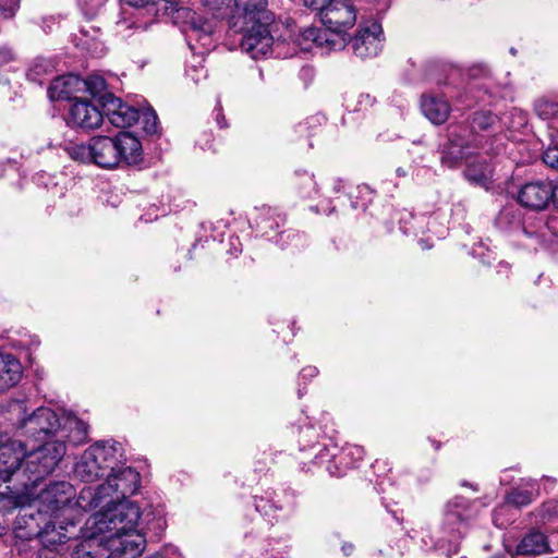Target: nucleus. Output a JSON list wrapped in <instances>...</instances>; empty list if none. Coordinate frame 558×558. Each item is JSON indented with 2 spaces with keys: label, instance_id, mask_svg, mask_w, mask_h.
<instances>
[{
  "label": "nucleus",
  "instance_id": "f257e3e1",
  "mask_svg": "<svg viewBox=\"0 0 558 558\" xmlns=\"http://www.w3.org/2000/svg\"><path fill=\"white\" fill-rule=\"evenodd\" d=\"M21 448L23 459L15 471V484L5 486L8 494L13 497L35 494L39 483L54 471L66 451L62 440L47 441L31 451L21 441Z\"/></svg>",
  "mask_w": 558,
  "mask_h": 558
},
{
  "label": "nucleus",
  "instance_id": "f03ea898",
  "mask_svg": "<svg viewBox=\"0 0 558 558\" xmlns=\"http://www.w3.org/2000/svg\"><path fill=\"white\" fill-rule=\"evenodd\" d=\"M320 22L326 27L322 31L310 27L303 37L317 46L327 45L331 49H342L347 45V31L356 22V8L351 0H330L322 10Z\"/></svg>",
  "mask_w": 558,
  "mask_h": 558
},
{
  "label": "nucleus",
  "instance_id": "7ed1b4c3",
  "mask_svg": "<svg viewBox=\"0 0 558 558\" xmlns=\"http://www.w3.org/2000/svg\"><path fill=\"white\" fill-rule=\"evenodd\" d=\"M140 473L125 465L124 457L114 470L109 471L106 482L97 487H84L77 498V505L84 510H95L105 502V499H128L140 487Z\"/></svg>",
  "mask_w": 558,
  "mask_h": 558
},
{
  "label": "nucleus",
  "instance_id": "20e7f679",
  "mask_svg": "<svg viewBox=\"0 0 558 558\" xmlns=\"http://www.w3.org/2000/svg\"><path fill=\"white\" fill-rule=\"evenodd\" d=\"M92 151L94 163L104 169L137 165L143 156L140 140L130 132H119L116 136H93Z\"/></svg>",
  "mask_w": 558,
  "mask_h": 558
},
{
  "label": "nucleus",
  "instance_id": "39448f33",
  "mask_svg": "<svg viewBox=\"0 0 558 558\" xmlns=\"http://www.w3.org/2000/svg\"><path fill=\"white\" fill-rule=\"evenodd\" d=\"M123 458V448L114 440H100L88 447L74 468L75 475L84 482L107 477Z\"/></svg>",
  "mask_w": 558,
  "mask_h": 558
},
{
  "label": "nucleus",
  "instance_id": "423d86ee",
  "mask_svg": "<svg viewBox=\"0 0 558 558\" xmlns=\"http://www.w3.org/2000/svg\"><path fill=\"white\" fill-rule=\"evenodd\" d=\"M101 510L95 514L96 531L101 534L136 531L141 518L140 507L129 499H105L99 507Z\"/></svg>",
  "mask_w": 558,
  "mask_h": 558
},
{
  "label": "nucleus",
  "instance_id": "0eeeda50",
  "mask_svg": "<svg viewBox=\"0 0 558 558\" xmlns=\"http://www.w3.org/2000/svg\"><path fill=\"white\" fill-rule=\"evenodd\" d=\"M270 24H252L230 27L234 33L242 34L241 49L252 59L267 57L271 52L274 38L269 31Z\"/></svg>",
  "mask_w": 558,
  "mask_h": 558
},
{
  "label": "nucleus",
  "instance_id": "6e6552de",
  "mask_svg": "<svg viewBox=\"0 0 558 558\" xmlns=\"http://www.w3.org/2000/svg\"><path fill=\"white\" fill-rule=\"evenodd\" d=\"M60 426L57 413L50 408L41 407L22 420L19 428L23 435L41 441L54 435Z\"/></svg>",
  "mask_w": 558,
  "mask_h": 558
},
{
  "label": "nucleus",
  "instance_id": "1a4fd4ad",
  "mask_svg": "<svg viewBox=\"0 0 558 558\" xmlns=\"http://www.w3.org/2000/svg\"><path fill=\"white\" fill-rule=\"evenodd\" d=\"M235 11L229 20L230 27L252 24H271L274 14L267 0H234Z\"/></svg>",
  "mask_w": 558,
  "mask_h": 558
},
{
  "label": "nucleus",
  "instance_id": "9d476101",
  "mask_svg": "<svg viewBox=\"0 0 558 558\" xmlns=\"http://www.w3.org/2000/svg\"><path fill=\"white\" fill-rule=\"evenodd\" d=\"M477 515L476 502L457 496L445 508L444 524L450 533L462 535L465 527Z\"/></svg>",
  "mask_w": 558,
  "mask_h": 558
},
{
  "label": "nucleus",
  "instance_id": "9b49d317",
  "mask_svg": "<svg viewBox=\"0 0 558 558\" xmlns=\"http://www.w3.org/2000/svg\"><path fill=\"white\" fill-rule=\"evenodd\" d=\"M106 541L110 551L107 558H137L146 545L144 535L137 531L111 533Z\"/></svg>",
  "mask_w": 558,
  "mask_h": 558
},
{
  "label": "nucleus",
  "instance_id": "f8f14e48",
  "mask_svg": "<svg viewBox=\"0 0 558 558\" xmlns=\"http://www.w3.org/2000/svg\"><path fill=\"white\" fill-rule=\"evenodd\" d=\"M350 43L356 57L361 59L377 57L384 44L381 25L373 22L368 26L360 27Z\"/></svg>",
  "mask_w": 558,
  "mask_h": 558
},
{
  "label": "nucleus",
  "instance_id": "ddd939ff",
  "mask_svg": "<svg viewBox=\"0 0 558 558\" xmlns=\"http://www.w3.org/2000/svg\"><path fill=\"white\" fill-rule=\"evenodd\" d=\"M22 459L21 440H11L0 434V487L4 483L15 484V471Z\"/></svg>",
  "mask_w": 558,
  "mask_h": 558
},
{
  "label": "nucleus",
  "instance_id": "4468645a",
  "mask_svg": "<svg viewBox=\"0 0 558 558\" xmlns=\"http://www.w3.org/2000/svg\"><path fill=\"white\" fill-rule=\"evenodd\" d=\"M66 124L71 128L93 130L102 122V113L87 100H75L69 108Z\"/></svg>",
  "mask_w": 558,
  "mask_h": 558
},
{
  "label": "nucleus",
  "instance_id": "2eb2a0df",
  "mask_svg": "<svg viewBox=\"0 0 558 558\" xmlns=\"http://www.w3.org/2000/svg\"><path fill=\"white\" fill-rule=\"evenodd\" d=\"M105 114L117 128H129L140 120V111L112 94L102 97Z\"/></svg>",
  "mask_w": 558,
  "mask_h": 558
},
{
  "label": "nucleus",
  "instance_id": "dca6fc26",
  "mask_svg": "<svg viewBox=\"0 0 558 558\" xmlns=\"http://www.w3.org/2000/svg\"><path fill=\"white\" fill-rule=\"evenodd\" d=\"M471 147H473V144L462 133V130L450 131L448 143L441 151L440 161L442 166L457 168L470 155ZM474 147H480V145L474 144Z\"/></svg>",
  "mask_w": 558,
  "mask_h": 558
},
{
  "label": "nucleus",
  "instance_id": "f3484780",
  "mask_svg": "<svg viewBox=\"0 0 558 558\" xmlns=\"http://www.w3.org/2000/svg\"><path fill=\"white\" fill-rule=\"evenodd\" d=\"M46 517V513L32 507L21 508L13 526L15 537L22 541L39 537Z\"/></svg>",
  "mask_w": 558,
  "mask_h": 558
},
{
  "label": "nucleus",
  "instance_id": "a211bd4d",
  "mask_svg": "<svg viewBox=\"0 0 558 558\" xmlns=\"http://www.w3.org/2000/svg\"><path fill=\"white\" fill-rule=\"evenodd\" d=\"M363 450L359 447L342 450L340 453H331L330 450L323 446L318 449L314 457V463L317 465H324L326 463V470L332 476H342L345 474L347 469L350 468L349 463L345 462V458L349 454H356L359 459L362 458Z\"/></svg>",
  "mask_w": 558,
  "mask_h": 558
},
{
  "label": "nucleus",
  "instance_id": "6ab92c4d",
  "mask_svg": "<svg viewBox=\"0 0 558 558\" xmlns=\"http://www.w3.org/2000/svg\"><path fill=\"white\" fill-rule=\"evenodd\" d=\"M39 496L54 511L63 508L73 499L75 489L66 481L52 482L40 490Z\"/></svg>",
  "mask_w": 558,
  "mask_h": 558
},
{
  "label": "nucleus",
  "instance_id": "aec40b11",
  "mask_svg": "<svg viewBox=\"0 0 558 558\" xmlns=\"http://www.w3.org/2000/svg\"><path fill=\"white\" fill-rule=\"evenodd\" d=\"M553 196V183L536 181L525 183V208L542 210L547 207Z\"/></svg>",
  "mask_w": 558,
  "mask_h": 558
},
{
  "label": "nucleus",
  "instance_id": "412c9836",
  "mask_svg": "<svg viewBox=\"0 0 558 558\" xmlns=\"http://www.w3.org/2000/svg\"><path fill=\"white\" fill-rule=\"evenodd\" d=\"M74 527L75 523L73 521L68 522L65 525L60 523L57 527L56 522L46 520L38 538L43 546L54 548L57 545L64 544L66 541L72 538L70 529Z\"/></svg>",
  "mask_w": 558,
  "mask_h": 558
},
{
  "label": "nucleus",
  "instance_id": "4be33fe9",
  "mask_svg": "<svg viewBox=\"0 0 558 558\" xmlns=\"http://www.w3.org/2000/svg\"><path fill=\"white\" fill-rule=\"evenodd\" d=\"M421 109L424 116L434 124H442L450 113V106L446 99L437 96H423Z\"/></svg>",
  "mask_w": 558,
  "mask_h": 558
},
{
  "label": "nucleus",
  "instance_id": "5701e85b",
  "mask_svg": "<svg viewBox=\"0 0 558 558\" xmlns=\"http://www.w3.org/2000/svg\"><path fill=\"white\" fill-rule=\"evenodd\" d=\"M22 377V366L12 354H0V392L15 386Z\"/></svg>",
  "mask_w": 558,
  "mask_h": 558
},
{
  "label": "nucleus",
  "instance_id": "b1692460",
  "mask_svg": "<svg viewBox=\"0 0 558 558\" xmlns=\"http://www.w3.org/2000/svg\"><path fill=\"white\" fill-rule=\"evenodd\" d=\"M77 78L75 76H59L56 77L49 88H48V95L51 100H63V99H70L72 95V84L76 82Z\"/></svg>",
  "mask_w": 558,
  "mask_h": 558
},
{
  "label": "nucleus",
  "instance_id": "393cba45",
  "mask_svg": "<svg viewBox=\"0 0 558 558\" xmlns=\"http://www.w3.org/2000/svg\"><path fill=\"white\" fill-rule=\"evenodd\" d=\"M282 221L283 218L270 207H263L255 217L256 227L263 235H268L269 231L278 228Z\"/></svg>",
  "mask_w": 558,
  "mask_h": 558
},
{
  "label": "nucleus",
  "instance_id": "a878e982",
  "mask_svg": "<svg viewBox=\"0 0 558 558\" xmlns=\"http://www.w3.org/2000/svg\"><path fill=\"white\" fill-rule=\"evenodd\" d=\"M465 178L481 186H486L492 177V169L488 162L472 163L464 171Z\"/></svg>",
  "mask_w": 558,
  "mask_h": 558
},
{
  "label": "nucleus",
  "instance_id": "bb28decb",
  "mask_svg": "<svg viewBox=\"0 0 558 558\" xmlns=\"http://www.w3.org/2000/svg\"><path fill=\"white\" fill-rule=\"evenodd\" d=\"M549 551L547 537L542 532H531L525 535V556L543 555Z\"/></svg>",
  "mask_w": 558,
  "mask_h": 558
},
{
  "label": "nucleus",
  "instance_id": "cd10ccee",
  "mask_svg": "<svg viewBox=\"0 0 558 558\" xmlns=\"http://www.w3.org/2000/svg\"><path fill=\"white\" fill-rule=\"evenodd\" d=\"M93 137L88 141L87 144H69L65 147V151L68 153L69 157L73 160L80 161V162H92L94 163V157H93Z\"/></svg>",
  "mask_w": 558,
  "mask_h": 558
},
{
  "label": "nucleus",
  "instance_id": "c85d7f7f",
  "mask_svg": "<svg viewBox=\"0 0 558 558\" xmlns=\"http://www.w3.org/2000/svg\"><path fill=\"white\" fill-rule=\"evenodd\" d=\"M498 121V117L490 111H477L472 114L470 128L473 133L488 131Z\"/></svg>",
  "mask_w": 558,
  "mask_h": 558
},
{
  "label": "nucleus",
  "instance_id": "c756f323",
  "mask_svg": "<svg viewBox=\"0 0 558 558\" xmlns=\"http://www.w3.org/2000/svg\"><path fill=\"white\" fill-rule=\"evenodd\" d=\"M167 15H171L175 24H180L184 33H189V26L193 22V19H197V12L190 8L174 7L173 10H169Z\"/></svg>",
  "mask_w": 558,
  "mask_h": 558
},
{
  "label": "nucleus",
  "instance_id": "7c9ffc66",
  "mask_svg": "<svg viewBox=\"0 0 558 558\" xmlns=\"http://www.w3.org/2000/svg\"><path fill=\"white\" fill-rule=\"evenodd\" d=\"M53 71V64L50 60L45 58H37L34 60L32 66L27 72L29 81L41 84V76L51 74Z\"/></svg>",
  "mask_w": 558,
  "mask_h": 558
},
{
  "label": "nucleus",
  "instance_id": "2f4dec72",
  "mask_svg": "<svg viewBox=\"0 0 558 558\" xmlns=\"http://www.w3.org/2000/svg\"><path fill=\"white\" fill-rule=\"evenodd\" d=\"M201 4L211 13L215 19L228 15L232 0H198Z\"/></svg>",
  "mask_w": 558,
  "mask_h": 558
},
{
  "label": "nucleus",
  "instance_id": "473e14b6",
  "mask_svg": "<svg viewBox=\"0 0 558 558\" xmlns=\"http://www.w3.org/2000/svg\"><path fill=\"white\" fill-rule=\"evenodd\" d=\"M255 509L257 512L263 514L264 517L268 518L271 522L272 520H277L278 515L277 512L282 510L281 505H275L270 504V500L263 498V497H255Z\"/></svg>",
  "mask_w": 558,
  "mask_h": 558
},
{
  "label": "nucleus",
  "instance_id": "72a5a7b5",
  "mask_svg": "<svg viewBox=\"0 0 558 558\" xmlns=\"http://www.w3.org/2000/svg\"><path fill=\"white\" fill-rule=\"evenodd\" d=\"M68 423L70 424L72 433H74L70 441L73 442L74 445H78L86 441V438L88 436V425L82 420H78L77 417L68 418Z\"/></svg>",
  "mask_w": 558,
  "mask_h": 558
},
{
  "label": "nucleus",
  "instance_id": "f704fd0d",
  "mask_svg": "<svg viewBox=\"0 0 558 558\" xmlns=\"http://www.w3.org/2000/svg\"><path fill=\"white\" fill-rule=\"evenodd\" d=\"M505 193L508 197L515 199L518 204L523 205V183L520 178L511 177L506 181Z\"/></svg>",
  "mask_w": 558,
  "mask_h": 558
},
{
  "label": "nucleus",
  "instance_id": "c9c22d12",
  "mask_svg": "<svg viewBox=\"0 0 558 558\" xmlns=\"http://www.w3.org/2000/svg\"><path fill=\"white\" fill-rule=\"evenodd\" d=\"M143 130L149 135L158 133L159 122L156 112L153 109H147L142 114Z\"/></svg>",
  "mask_w": 558,
  "mask_h": 558
},
{
  "label": "nucleus",
  "instance_id": "e433bc0d",
  "mask_svg": "<svg viewBox=\"0 0 558 558\" xmlns=\"http://www.w3.org/2000/svg\"><path fill=\"white\" fill-rule=\"evenodd\" d=\"M304 236L299 234L294 230H286L278 234L277 243H280L283 247L284 244H291L293 247H300L303 245Z\"/></svg>",
  "mask_w": 558,
  "mask_h": 558
},
{
  "label": "nucleus",
  "instance_id": "4c0bfd02",
  "mask_svg": "<svg viewBox=\"0 0 558 558\" xmlns=\"http://www.w3.org/2000/svg\"><path fill=\"white\" fill-rule=\"evenodd\" d=\"M213 31V26L202 15L197 13V19H193V22L189 26V33H195L199 38L202 35L208 36Z\"/></svg>",
  "mask_w": 558,
  "mask_h": 558
},
{
  "label": "nucleus",
  "instance_id": "58836bf2",
  "mask_svg": "<svg viewBox=\"0 0 558 558\" xmlns=\"http://www.w3.org/2000/svg\"><path fill=\"white\" fill-rule=\"evenodd\" d=\"M535 112L541 119H549L557 112V105L548 100H538L535 104Z\"/></svg>",
  "mask_w": 558,
  "mask_h": 558
},
{
  "label": "nucleus",
  "instance_id": "ea45409f",
  "mask_svg": "<svg viewBox=\"0 0 558 558\" xmlns=\"http://www.w3.org/2000/svg\"><path fill=\"white\" fill-rule=\"evenodd\" d=\"M105 0H80V7L87 19H93L99 12Z\"/></svg>",
  "mask_w": 558,
  "mask_h": 558
},
{
  "label": "nucleus",
  "instance_id": "a19ab883",
  "mask_svg": "<svg viewBox=\"0 0 558 558\" xmlns=\"http://www.w3.org/2000/svg\"><path fill=\"white\" fill-rule=\"evenodd\" d=\"M19 8V0H0V15L4 19L13 17Z\"/></svg>",
  "mask_w": 558,
  "mask_h": 558
},
{
  "label": "nucleus",
  "instance_id": "79ce46f5",
  "mask_svg": "<svg viewBox=\"0 0 558 558\" xmlns=\"http://www.w3.org/2000/svg\"><path fill=\"white\" fill-rule=\"evenodd\" d=\"M546 166L551 169L558 170V146H549L542 156Z\"/></svg>",
  "mask_w": 558,
  "mask_h": 558
},
{
  "label": "nucleus",
  "instance_id": "37998d69",
  "mask_svg": "<svg viewBox=\"0 0 558 558\" xmlns=\"http://www.w3.org/2000/svg\"><path fill=\"white\" fill-rule=\"evenodd\" d=\"M87 90L93 95L96 96L105 88V81L101 77H89L84 82Z\"/></svg>",
  "mask_w": 558,
  "mask_h": 558
},
{
  "label": "nucleus",
  "instance_id": "c03bdc74",
  "mask_svg": "<svg viewBox=\"0 0 558 558\" xmlns=\"http://www.w3.org/2000/svg\"><path fill=\"white\" fill-rule=\"evenodd\" d=\"M330 0H304L306 7L317 11V15L320 17L322 10L327 7Z\"/></svg>",
  "mask_w": 558,
  "mask_h": 558
},
{
  "label": "nucleus",
  "instance_id": "a18cd8bd",
  "mask_svg": "<svg viewBox=\"0 0 558 558\" xmlns=\"http://www.w3.org/2000/svg\"><path fill=\"white\" fill-rule=\"evenodd\" d=\"M37 558H58V554L54 548L43 546L37 553Z\"/></svg>",
  "mask_w": 558,
  "mask_h": 558
},
{
  "label": "nucleus",
  "instance_id": "49530a36",
  "mask_svg": "<svg viewBox=\"0 0 558 558\" xmlns=\"http://www.w3.org/2000/svg\"><path fill=\"white\" fill-rule=\"evenodd\" d=\"M13 60V53L8 48H0V65L7 64Z\"/></svg>",
  "mask_w": 558,
  "mask_h": 558
},
{
  "label": "nucleus",
  "instance_id": "de8ad7c7",
  "mask_svg": "<svg viewBox=\"0 0 558 558\" xmlns=\"http://www.w3.org/2000/svg\"><path fill=\"white\" fill-rule=\"evenodd\" d=\"M318 374V369L315 367V366H307V367H304L300 375L302 378L306 379V378H313L315 377L316 375Z\"/></svg>",
  "mask_w": 558,
  "mask_h": 558
},
{
  "label": "nucleus",
  "instance_id": "09e8293b",
  "mask_svg": "<svg viewBox=\"0 0 558 558\" xmlns=\"http://www.w3.org/2000/svg\"><path fill=\"white\" fill-rule=\"evenodd\" d=\"M520 502L517 501L512 495H509L508 498H507V501L506 504L500 508V510H506L508 509L509 507L511 506H515L517 508L519 507Z\"/></svg>",
  "mask_w": 558,
  "mask_h": 558
},
{
  "label": "nucleus",
  "instance_id": "8fccbe9b",
  "mask_svg": "<svg viewBox=\"0 0 558 558\" xmlns=\"http://www.w3.org/2000/svg\"><path fill=\"white\" fill-rule=\"evenodd\" d=\"M344 184H343V180L342 179H335L333 180V185H332V190L335 193H339L342 191Z\"/></svg>",
  "mask_w": 558,
  "mask_h": 558
},
{
  "label": "nucleus",
  "instance_id": "3c124183",
  "mask_svg": "<svg viewBox=\"0 0 558 558\" xmlns=\"http://www.w3.org/2000/svg\"><path fill=\"white\" fill-rule=\"evenodd\" d=\"M75 558H95V557L89 551H86L84 548H81L75 551Z\"/></svg>",
  "mask_w": 558,
  "mask_h": 558
},
{
  "label": "nucleus",
  "instance_id": "603ef678",
  "mask_svg": "<svg viewBox=\"0 0 558 558\" xmlns=\"http://www.w3.org/2000/svg\"><path fill=\"white\" fill-rule=\"evenodd\" d=\"M551 202H553L554 206L558 209V184L553 185Z\"/></svg>",
  "mask_w": 558,
  "mask_h": 558
},
{
  "label": "nucleus",
  "instance_id": "864d4df0",
  "mask_svg": "<svg viewBox=\"0 0 558 558\" xmlns=\"http://www.w3.org/2000/svg\"><path fill=\"white\" fill-rule=\"evenodd\" d=\"M354 549V546L352 544H343L342 545V551L345 556H350Z\"/></svg>",
  "mask_w": 558,
  "mask_h": 558
},
{
  "label": "nucleus",
  "instance_id": "5fc2aeb1",
  "mask_svg": "<svg viewBox=\"0 0 558 558\" xmlns=\"http://www.w3.org/2000/svg\"><path fill=\"white\" fill-rule=\"evenodd\" d=\"M216 119H217V123L219 124L220 128L227 126L225 117L222 114L218 113Z\"/></svg>",
  "mask_w": 558,
  "mask_h": 558
},
{
  "label": "nucleus",
  "instance_id": "6e6d98bb",
  "mask_svg": "<svg viewBox=\"0 0 558 558\" xmlns=\"http://www.w3.org/2000/svg\"><path fill=\"white\" fill-rule=\"evenodd\" d=\"M515 555H517V556H522V555H523V539H522V541H520V542L517 544Z\"/></svg>",
  "mask_w": 558,
  "mask_h": 558
},
{
  "label": "nucleus",
  "instance_id": "4d7b16f0",
  "mask_svg": "<svg viewBox=\"0 0 558 558\" xmlns=\"http://www.w3.org/2000/svg\"><path fill=\"white\" fill-rule=\"evenodd\" d=\"M306 181H307V183L312 186V190L316 193V192H317V191H316V183L314 182L313 177H307V178H306Z\"/></svg>",
  "mask_w": 558,
  "mask_h": 558
},
{
  "label": "nucleus",
  "instance_id": "13d9d810",
  "mask_svg": "<svg viewBox=\"0 0 558 558\" xmlns=\"http://www.w3.org/2000/svg\"><path fill=\"white\" fill-rule=\"evenodd\" d=\"M397 174H398L399 177H405V175H407V172L404 171V169H402V168H398V169H397Z\"/></svg>",
  "mask_w": 558,
  "mask_h": 558
},
{
  "label": "nucleus",
  "instance_id": "bf43d9fd",
  "mask_svg": "<svg viewBox=\"0 0 558 558\" xmlns=\"http://www.w3.org/2000/svg\"><path fill=\"white\" fill-rule=\"evenodd\" d=\"M170 2H171V8H169V10H173V9H174V7L177 5V4H175V0H171Z\"/></svg>",
  "mask_w": 558,
  "mask_h": 558
},
{
  "label": "nucleus",
  "instance_id": "052dcab7",
  "mask_svg": "<svg viewBox=\"0 0 558 558\" xmlns=\"http://www.w3.org/2000/svg\"><path fill=\"white\" fill-rule=\"evenodd\" d=\"M510 53H511V54H513V56H515V54L518 53V50H517L515 48H511V49H510Z\"/></svg>",
  "mask_w": 558,
  "mask_h": 558
},
{
  "label": "nucleus",
  "instance_id": "680f3d73",
  "mask_svg": "<svg viewBox=\"0 0 558 558\" xmlns=\"http://www.w3.org/2000/svg\"><path fill=\"white\" fill-rule=\"evenodd\" d=\"M148 558H163V557L161 555H153V556H150Z\"/></svg>",
  "mask_w": 558,
  "mask_h": 558
},
{
  "label": "nucleus",
  "instance_id": "e2e57ef3",
  "mask_svg": "<svg viewBox=\"0 0 558 558\" xmlns=\"http://www.w3.org/2000/svg\"><path fill=\"white\" fill-rule=\"evenodd\" d=\"M303 194H304L305 196H307V197H311V196H312V192H310V191H308V192H304Z\"/></svg>",
  "mask_w": 558,
  "mask_h": 558
}]
</instances>
